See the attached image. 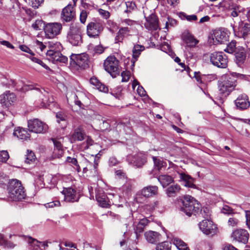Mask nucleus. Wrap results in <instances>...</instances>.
I'll list each match as a JSON object with an SVG mask.
<instances>
[{
    "mask_svg": "<svg viewBox=\"0 0 250 250\" xmlns=\"http://www.w3.org/2000/svg\"><path fill=\"white\" fill-rule=\"evenodd\" d=\"M242 76V74L236 72H230L227 74L224 80L219 83L218 87L220 93L225 96L229 95L236 85V78Z\"/></svg>",
    "mask_w": 250,
    "mask_h": 250,
    "instance_id": "obj_1",
    "label": "nucleus"
},
{
    "mask_svg": "<svg viewBox=\"0 0 250 250\" xmlns=\"http://www.w3.org/2000/svg\"><path fill=\"white\" fill-rule=\"evenodd\" d=\"M201 208L200 204L193 197L186 195L184 197L181 209L188 216L198 214Z\"/></svg>",
    "mask_w": 250,
    "mask_h": 250,
    "instance_id": "obj_2",
    "label": "nucleus"
},
{
    "mask_svg": "<svg viewBox=\"0 0 250 250\" xmlns=\"http://www.w3.org/2000/svg\"><path fill=\"white\" fill-rule=\"evenodd\" d=\"M8 197L12 201H19L24 199L25 194L21 183L17 180L10 182L8 187Z\"/></svg>",
    "mask_w": 250,
    "mask_h": 250,
    "instance_id": "obj_3",
    "label": "nucleus"
},
{
    "mask_svg": "<svg viewBox=\"0 0 250 250\" xmlns=\"http://www.w3.org/2000/svg\"><path fill=\"white\" fill-rule=\"evenodd\" d=\"M82 27L79 23L71 24L67 33V39L74 46L80 45L82 43Z\"/></svg>",
    "mask_w": 250,
    "mask_h": 250,
    "instance_id": "obj_4",
    "label": "nucleus"
},
{
    "mask_svg": "<svg viewBox=\"0 0 250 250\" xmlns=\"http://www.w3.org/2000/svg\"><path fill=\"white\" fill-rule=\"evenodd\" d=\"M62 28V24L60 22L47 23L43 29L45 37L48 39H53L61 34Z\"/></svg>",
    "mask_w": 250,
    "mask_h": 250,
    "instance_id": "obj_5",
    "label": "nucleus"
},
{
    "mask_svg": "<svg viewBox=\"0 0 250 250\" xmlns=\"http://www.w3.org/2000/svg\"><path fill=\"white\" fill-rule=\"evenodd\" d=\"M104 66L105 71L112 77H115L120 73L119 61L114 56L108 57L104 61Z\"/></svg>",
    "mask_w": 250,
    "mask_h": 250,
    "instance_id": "obj_6",
    "label": "nucleus"
},
{
    "mask_svg": "<svg viewBox=\"0 0 250 250\" xmlns=\"http://www.w3.org/2000/svg\"><path fill=\"white\" fill-rule=\"evenodd\" d=\"M198 226L201 231L206 235L212 236L217 232L216 225L209 219H206L200 222Z\"/></svg>",
    "mask_w": 250,
    "mask_h": 250,
    "instance_id": "obj_7",
    "label": "nucleus"
},
{
    "mask_svg": "<svg viewBox=\"0 0 250 250\" xmlns=\"http://www.w3.org/2000/svg\"><path fill=\"white\" fill-rule=\"evenodd\" d=\"M210 61L214 65L222 68H226L228 62L227 56L222 52H215L210 54Z\"/></svg>",
    "mask_w": 250,
    "mask_h": 250,
    "instance_id": "obj_8",
    "label": "nucleus"
},
{
    "mask_svg": "<svg viewBox=\"0 0 250 250\" xmlns=\"http://www.w3.org/2000/svg\"><path fill=\"white\" fill-rule=\"evenodd\" d=\"M104 29V24L101 21L90 22L87 25V35L90 38H96L99 36Z\"/></svg>",
    "mask_w": 250,
    "mask_h": 250,
    "instance_id": "obj_9",
    "label": "nucleus"
},
{
    "mask_svg": "<svg viewBox=\"0 0 250 250\" xmlns=\"http://www.w3.org/2000/svg\"><path fill=\"white\" fill-rule=\"evenodd\" d=\"M229 34L225 29H220L213 31L211 37L209 38L210 43L213 44L224 43L228 41Z\"/></svg>",
    "mask_w": 250,
    "mask_h": 250,
    "instance_id": "obj_10",
    "label": "nucleus"
},
{
    "mask_svg": "<svg viewBox=\"0 0 250 250\" xmlns=\"http://www.w3.org/2000/svg\"><path fill=\"white\" fill-rule=\"evenodd\" d=\"M28 127L29 131L36 133H44L48 129L47 125L38 119L28 121Z\"/></svg>",
    "mask_w": 250,
    "mask_h": 250,
    "instance_id": "obj_11",
    "label": "nucleus"
},
{
    "mask_svg": "<svg viewBox=\"0 0 250 250\" xmlns=\"http://www.w3.org/2000/svg\"><path fill=\"white\" fill-rule=\"evenodd\" d=\"M182 38L184 43L186 44L185 50V55L187 57H192V53L189 52V54H187L188 51V48L195 47L199 41L188 32H184L182 34Z\"/></svg>",
    "mask_w": 250,
    "mask_h": 250,
    "instance_id": "obj_12",
    "label": "nucleus"
},
{
    "mask_svg": "<svg viewBox=\"0 0 250 250\" xmlns=\"http://www.w3.org/2000/svg\"><path fill=\"white\" fill-rule=\"evenodd\" d=\"M17 101V97L16 95L9 91H7L0 95V104L2 106L8 107L14 104Z\"/></svg>",
    "mask_w": 250,
    "mask_h": 250,
    "instance_id": "obj_13",
    "label": "nucleus"
},
{
    "mask_svg": "<svg viewBox=\"0 0 250 250\" xmlns=\"http://www.w3.org/2000/svg\"><path fill=\"white\" fill-rule=\"evenodd\" d=\"M46 56L48 60L53 63H65L67 62V58L62 55L61 53V51H58L56 52L47 51Z\"/></svg>",
    "mask_w": 250,
    "mask_h": 250,
    "instance_id": "obj_14",
    "label": "nucleus"
},
{
    "mask_svg": "<svg viewBox=\"0 0 250 250\" xmlns=\"http://www.w3.org/2000/svg\"><path fill=\"white\" fill-rule=\"evenodd\" d=\"M62 193L64 195V200L67 202H78L79 196L76 190L72 187L64 188Z\"/></svg>",
    "mask_w": 250,
    "mask_h": 250,
    "instance_id": "obj_15",
    "label": "nucleus"
},
{
    "mask_svg": "<svg viewBox=\"0 0 250 250\" xmlns=\"http://www.w3.org/2000/svg\"><path fill=\"white\" fill-rule=\"evenodd\" d=\"M249 234L247 231L244 229H238L231 234V238L235 241L244 244L246 243L249 239Z\"/></svg>",
    "mask_w": 250,
    "mask_h": 250,
    "instance_id": "obj_16",
    "label": "nucleus"
},
{
    "mask_svg": "<svg viewBox=\"0 0 250 250\" xmlns=\"http://www.w3.org/2000/svg\"><path fill=\"white\" fill-rule=\"evenodd\" d=\"M75 16V12L73 6L70 4H68L62 10L61 13V19L63 21L69 22L72 21Z\"/></svg>",
    "mask_w": 250,
    "mask_h": 250,
    "instance_id": "obj_17",
    "label": "nucleus"
},
{
    "mask_svg": "<svg viewBox=\"0 0 250 250\" xmlns=\"http://www.w3.org/2000/svg\"><path fill=\"white\" fill-rule=\"evenodd\" d=\"M146 21L145 27L148 30L154 31L159 28L158 19L155 14H151L146 17Z\"/></svg>",
    "mask_w": 250,
    "mask_h": 250,
    "instance_id": "obj_18",
    "label": "nucleus"
},
{
    "mask_svg": "<svg viewBox=\"0 0 250 250\" xmlns=\"http://www.w3.org/2000/svg\"><path fill=\"white\" fill-rule=\"evenodd\" d=\"M70 59L80 67L84 68L88 65V56L86 54L72 55Z\"/></svg>",
    "mask_w": 250,
    "mask_h": 250,
    "instance_id": "obj_19",
    "label": "nucleus"
},
{
    "mask_svg": "<svg viewBox=\"0 0 250 250\" xmlns=\"http://www.w3.org/2000/svg\"><path fill=\"white\" fill-rule=\"evenodd\" d=\"M235 105L238 109L244 110L250 106V102L248 96L245 94L239 95L235 101Z\"/></svg>",
    "mask_w": 250,
    "mask_h": 250,
    "instance_id": "obj_20",
    "label": "nucleus"
},
{
    "mask_svg": "<svg viewBox=\"0 0 250 250\" xmlns=\"http://www.w3.org/2000/svg\"><path fill=\"white\" fill-rule=\"evenodd\" d=\"M146 162V155L143 153H138L134 155L132 158V162L137 167H141Z\"/></svg>",
    "mask_w": 250,
    "mask_h": 250,
    "instance_id": "obj_21",
    "label": "nucleus"
},
{
    "mask_svg": "<svg viewBox=\"0 0 250 250\" xmlns=\"http://www.w3.org/2000/svg\"><path fill=\"white\" fill-rule=\"evenodd\" d=\"M102 155V151L101 150L99 151V152L95 155L94 165L92 166V164L88 162V164L86 167H83V172H86L88 170L93 171L94 173L97 172V168L99 164V160L100 159V156Z\"/></svg>",
    "mask_w": 250,
    "mask_h": 250,
    "instance_id": "obj_22",
    "label": "nucleus"
},
{
    "mask_svg": "<svg viewBox=\"0 0 250 250\" xmlns=\"http://www.w3.org/2000/svg\"><path fill=\"white\" fill-rule=\"evenodd\" d=\"M158 193V187L155 186H149L144 188L141 190V194L145 197H150L156 195Z\"/></svg>",
    "mask_w": 250,
    "mask_h": 250,
    "instance_id": "obj_23",
    "label": "nucleus"
},
{
    "mask_svg": "<svg viewBox=\"0 0 250 250\" xmlns=\"http://www.w3.org/2000/svg\"><path fill=\"white\" fill-rule=\"evenodd\" d=\"M176 175L171 176L167 174L160 175L158 177V180L163 188H166L174 181V179Z\"/></svg>",
    "mask_w": 250,
    "mask_h": 250,
    "instance_id": "obj_24",
    "label": "nucleus"
},
{
    "mask_svg": "<svg viewBox=\"0 0 250 250\" xmlns=\"http://www.w3.org/2000/svg\"><path fill=\"white\" fill-rule=\"evenodd\" d=\"M177 174L180 176V181H183L184 186L188 188H194L195 185L193 184V179L190 176L187 175L184 173H180L177 172Z\"/></svg>",
    "mask_w": 250,
    "mask_h": 250,
    "instance_id": "obj_25",
    "label": "nucleus"
},
{
    "mask_svg": "<svg viewBox=\"0 0 250 250\" xmlns=\"http://www.w3.org/2000/svg\"><path fill=\"white\" fill-rule=\"evenodd\" d=\"M86 137L84 130L81 126L75 128L71 135V139L74 141H82Z\"/></svg>",
    "mask_w": 250,
    "mask_h": 250,
    "instance_id": "obj_26",
    "label": "nucleus"
},
{
    "mask_svg": "<svg viewBox=\"0 0 250 250\" xmlns=\"http://www.w3.org/2000/svg\"><path fill=\"white\" fill-rule=\"evenodd\" d=\"M130 28L127 27H123L119 29L115 37L116 42H122L124 38L129 35Z\"/></svg>",
    "mask_w": 250,
    "mask_h": 250,
    "instance_id": "obj_27",
    "label": "nucleus"
},
{
    "mask_svg": "<svg viewBox=\"0 0 250 250\" xmlns=\"http://www.w3.org/2000/svg\"><path fill=\"white\" fill-rule=\"evenodd\" d=\"M146 240L150 243H155L160 240V235L156 231H149L145 234Z\"/></svg>",
    "mask_w": 250,
    "mask_h": 250,
    "instance_id": "obj_28",
    "label": "nucleus"
},
{
    "mask_svg": "<svg viewBox=\"0 0 250 250\" xmlns=\"http://www.w3.org/2000/svg\"><path fill=\"white\" fill-rule=\"evenodd\" d=\"M13 135L22 140H26L30 138V134L25 129L20 127H19L14 131Z\"/></svg>",
    "mask_w": 250,
    "mask_h": 250,
    "instance_id": "obj_29",
    "label": "nucleus"
},
{
    "mask_svg": "<svg viewBox=\"0 0 250 250\" xmlns=\"http://www.w3.org/2000/svg\"><path fill=\"white\" fill-rule=\"evenodd\" d=\"M238 30L242 34V37L244 38L250 32V24L241 21L239 22Z\"/></svg>",
    "mask_w": 250,
    "mask_h": 250,
    "instance_id": "obj_30",
    "label": "nucleus"
},
{
    "mask_svg": "<svg viewBox=\"0 0 250 250\" xmlns=\"http://www.w3.org/2000/svg\"><path fill=\"white\" fill-rule=\"evenodd\" d=\"M144 49L145 47L143 45L139 44L134 45L132 50L133 60L132 62H133V65H134L135 61L141 54V52L144 50Z\"/></svg>",
    "mask_w": 250,
    "mask_h": 250,
    "instance_id": "obj_31",
    "label": "nucleus"
},
{
    "mask_svg": "<svg viewBox=\"0 0 250 250\" xmlns=\"http://www.w3.org/2000/svg\"><path fill=\"white\" fill-rule=\"evenodd\" d=\"M47 47L49 50L47 51H52L56 52L58 51H61L62 49V46L60 42L56 41H49L46 42Z\"/></svg>",
    "mask_w": 250,
    "mask_h": 250,
    "instance_id": "obj_32",
    "label": "nucleus"
},
{
    "mask_svg": "<svg viewBox=\"0 0 250 250\" xmlns=\"http://www.w3.org/2000/svg\"><path fill=\"white\" fill-rule=\"evenodd\" d=\"M180 186L177 184L169 186L166 190L167 194L168 197L175 196L176 194L180 192Z\"/></svg>",
    "mask_w": 250,
    "mask_h": 250,
    "instance_id": "obj_33",
    "label": "nucleus"
},
{
    "mask_svg": "<svg viewBox=\"0 0 250 250\" xmlns=\"http://www.w3.org/2000/svg\"><path fill=\"white\" fill-rule=\"evenodd\" d=\"M90 83L91 84L95 85L100 91L104 92H107L108 91L107 87L100 82L96 78H91L90 80Z\"/></svg>",
    "mask_w": 250,
    "mask_h": 250,
    "instance_id": "obj_34",
    "label": "nucleus"
},
{
    "mask_svg": "<svg viewBox=\"0 0 250 250\" xmlns=\"http://www.w3.org/2000/svg\"><path fill=\"white\" fill-rule=\"evenodd\" d=\"M14 88L18 90H21L22 91H27L34 89V86L32 85H24L23 82L21 81H18L15 82V85L14 86Z\"/></svg>",
    "mask_w": 250,
    "mask_h": 250,
    "instance_id": "obj_35",
    "label": "nucleus"
},
{
    "mask_svg": "<svg viewBox=\"0 0 250 250\" xmlns=\"http://www.w3.org/2000/svg\"><path fill=\"white\" fill-rule=\"evenodd\" d=\"M172 241L179 250H189L187 244L179 238L174 237Z\"/></svg>",
    "mask_w": 250,
    "mask_h": 250,
    "instance_id": "obj_36",
    "label": "nucleus"
},
{
    "mask_svg": "<svg viewBox=\"0 0 250 250\" xmlns=\"http://www.w3.org/2000/svg\"><path fill=\"white\" fill-rule=\"evenodd\" d=\"M172 241L179 250H189L187 244L179 238L174 237Z\"/></svg>",
    "mask_w": 250,
    "mask_h": 250,
    "instance_id": "obj_37",
    "label": "nucleus"
},
{
    "mask_svg": "<svg viewBox=\"0 0 250 250\" xmlns=\"http://www.w3.org/2000/svg\"><path fill=\"white\" fill-rule=\"evenodd\" d=\"M236 62L238 65L242 64L246 59V53L244 49L237 52L235 54Z\"/></svg>",
    "mask_w": 250,
    "mask_h": 250,
    "instance_id": "obj_38",
    "label": "nucleus"
},
{
    "mask_svg": "<svg viewBox=\"0 0 250 250\" xmlns=\"http://www.w3.org/2000/svg\"><path fill=\"white\" fill-rule=\"evenodd\" d=\"M96 198L97 202L101 207H107L108 205L107 197L104 193H98L96 194Z\"/></svg>",
    "mask_w": 250,
    "mask_h": 250,
    "instance_id": "obj_39",
    "label": "nucleus"
},
{
    "mask_svg": "<svg viewBox=\"0 0 250 250\" xmlns=\"http://www.w3.org/2000/svg\"><path fill=\"white\" fill-rule=\"evenodd\" d=\"M132 181L130 179H127L125 183L122 186L121 189L124 193L127 194L132 190Z\"/></svg>",
    "mask_w": 250,
    "mask_h": 250,
    "instance_id": "obj_40",
    "label": "nucleus"
},
{
    "mask_svg": "<svg viewBox=\"0 0 250 250\" xmlns=\"http://www.w3.org/2000/svg\"><path fill=\"white\" fill-rule=\"evenodd\" d=\"M152 159L154 162L155 167L157 170H160L163 167L166 166V163L163 160L160 159H157L156 157L154 156L152 157Z\"/></svg>",
    "mask_w": 250,
    "mask_h": 250,
    "instance_id": "obj_41",
    "label": "nucleus"
},
{
    "mask_svg": "<svg viewBox=\"0 0 250 250\" xmlns=\"http://www.w3.org/2000/svg\"><path fill=\"white\" fill-rule=\"evenodd\" d=\"M36 156L34 152L29 150H27V154L25 155V162L27 164H30L35 161Z\"/></svg>",
    "mask_w": 250,
    "mask_h": 250,
    "instance_id": "obj_42",
    "label": "nucleus"
},
{
    "mask_svg": "<svg viewBox=\"0 0 250 250\" xmlns=\"http://www.w3.org/2000/svg\"><path fill=\"white\" fill-rule=\"evenodd\" d=\"M66 162L71 164V165L75 166L78 172L81 171V167L78 164L77 160L76 158L67 157Z\"/></svg>",
    "mask_w": 250,
    "mask_h": 250,
    "instance_id": "obj_43",
    "label": "nucleus"
},
{
    "mask_svg": "<svg viewBox=\"0 0 250 250\" xmlns=\"http://www.w3.org/2000/svg\"><path fill=\"white\" fill-rule=\"evenodd\" d=\"M197 214L203 218H205V219H208L210 215V212L209 209L207 208H203L202 209L201 208Z\"/></svg>",
    "mask_w": 250,
    "mask_h": 250,
    "instance_id": "obj_44",
    "label": "nucleus"
},
{
    "mask_svg": "<svg viewBox=\"0 0 250 250\" xmlns=\"http://www.w3.org/2000/svg\"><path fill=\"white\" fill-rule=\"evenodd\" d=\"M148 223V220L146 219H143L140 221L136 227V231L141 232L143 231L144 228Z\"/></svg>",
    "mask_w": 250,
    "mask_h": 250,
    "instance_id": "obj_45",
    "label": "nucleus"
},
{
    "mask_svg": "<svg viewBox=\"0 0 250 250\" xmlns=\"http://www.w3.org/2000/svg\"><path fill=\"white\" fill-rule=\"evenodd\" d=\"M34 54L33 53V54H31L29 56H28L27 57H28L33 62H35L37 63L40 64L44 68L46 69L48 68V67L44 63H43L41 60H40L37 57H34Z\"/></svg>",
    "mask_w": 250,
    "mask_h": 250,
    "instance_id": "obj_46",
    "label": "nucleus"
},
{
    "mask_svg": "<svg viewBox=\"0 0 250 250\" xmlns=\"http://www.w3.org/2000/svg\"><path fill=\"white\" fill-rule=\"evenodd\" d=\"M156 250H171V245L167 242L159 244L156 248Z\"/></svg>",
    "mask_w": 250,
    "mask_h": 250,
    "instance_id": "obj_47",
    "label": "nucleus"
},
{
    "mask_svg": "<svg viewBox=\"0 0 250 250\" xmlns=\"http://www.w3.org/2000/svg\"><path fill=\"white\" fill-rule=\"evenodd\" d=\"M93 141L90 137L87 136L86 137V141L83 142L82 144V149H83V150L87 149L89 148L90 146H93Z\"/></svg>",
    "mask_w": 250,
    "mask_h": 250,
    "instance_id": "obj_48",
    "label": "nucleus"
},
{
    "mask_svg": "<svg viewBox=\"0 0 250 250\" xmlns=\"http://www.w3.org/2000/svg\"><path fill=\"white\" fill-rule=\"evenodd\" d=\"M29 243L30 244L31 249H33L34 250H38L40 247V244L41 242L38 241L36 239H32L30 238L29 239Z\"/></svg>",
    "mask_w": 250,
    "mask_h": 250,
    "instance_id": "obj_49",
    "label": "nucleus"
},
{
    "mask_svg": "<svg viewBox=\"0 0 250 250\" xmlns=\"http://www.w3.org/2000/svg\"><path fill=\"white\" fill-rule=\"evenodd\" d=\"M125 5L126 6V10L125 11V12L126 13L130 12L131 11L135 10L136 8V5L135 2L132 1H127L125 2Z\"/></svg>",
    "mask_w": 250,
    "mask_h": 250,
    "instance_id": "obj_50",
    "label": "nucleus"
},
{
    "mask_svg": "<svg viewBox=\"0 0 250 250\" xmlns=\"http://www.w3.org/2000/svg\"><path fill=\"white\" fill-rule=\"evenodd\" d=\"M57 118V121L60 123L61 121L64 122V125H66V116L62 112H58L56 115Z\"/></svg>",
    "mask_w": 250,
    "mask_h": 250,
    "instance_id": "obj_51",
    "label": "nucleus"
},
{
    "mask_svg": "<svg viewBox=\"0 0 250 250\" xmlns=\"http://www.w3.org/2000/svg\"><path fill=\"white\" fill-rule=\"evenodd\" d=\"M9 154L7 151H0V161L2 162H6L9 159Z\"/></svg>",
    "mask_w": 250,
    "mask_h": 250,
    "instance_id": "obj_52",
    "label": "nucleus"
},
{
    "mask_svg": "<svg viewBox=\"0 0 250 250\" xmlns=\"http://www.w3.org/2000/svg\"><path fill=\"white\" fill-rule=\"evenodd\" d=\"M42 25V20H38L32 23V27L36 30H39L41 29Z\"/></svg>",
    "mask_w": 250,
    "mask_h": 250,
    "instance_id": "obj_53",
    "label": "nucleus"
},
{
    "mask_svg": "<svg viewBox=\"0 0 250 250\" xmlns=\"http://www.w3.org/2000/svg\"><path fill=\"white\" fill-rule=\"evenodd\" d=\"M239 223V220L234 217H230L228 220V225L231 227H236Z\"/></svg>",
    "mask_w": 250,
    "mask_h": 250,
    "instance_id": "obj_54",
    "label": "nucleus"
},
{
    "mask_svg": "<svg viewBox=\"0 0 250 250\" xmlns=\"http://www.w3.org/2000/svg\"><path fill=\"white\" fill-rule=\"evenodd\" d=\"M221 211L222 213L227 214H230L233 213V209L227 205L223 206L221 209Z\"/></svg>",
    "mask_w": 250,
    "mask_h": 250,
    "instance_id": "obj_55",
    "label": "nucleus"
},
{
    "mask_svg": "<svg viewBox=\"0 0 250 250\" xmlns=\"http://www.w3.org/2000/svg\"><path fill=\"white\" fill-rule=\"evenodd\" d=\"M63 150L61 149H54L53 152V157L55 158H60L62 156Z\"/></svg>",
    "mask_w": 250,
    "mask_h": 250,
    "instance_id": "obj_56",
    "label": "nucleus"
},
{
    "mask_svg": "<svg viewBox=\"0 0 250 250\" xmlns=\"http://www.w3.org/2000/svg\"><path fill=\"white\" fill-rule=\"evenodd\" d=\"M122 23L123 24L132 26L137 24V22L130 19H125L122 21Z\"/></svg>",
    "mask_w": 250,
    "mask_h": 250,
    "instance_id": "obj_57",
    "label": "nucleus"
},
{
    "mask_svg": "<svg viewBox=\"0 0 250 250\" xmlns=\"http://www.w3.org/2000/svg\"><path fill=\"white\" fill-rule=\"evenodd\" d=\"M87 17V13L86 11L82 10L80 16V20L82 23H84Z\"/></svg>",
    "mask_w": 250,
    "mask_h": 250,
    "instance_id": "obj_58",
    "label": "nucleus"
},
{
    "mask_svg": "<svg viewBox=\"0 0 250 250\" xmlns=\"http://www.w3.org/2000/svg\"><path fill=\"white\" fill-rule=\"evenodd\" d=\"M61 205L60 202L58 200L54 201L48 203L45 205L46 208H53L54 207H59Z\"/></svg>",
    "mask_w": 250,
    "mask_h": 250,
    "instance_id": "obj_59",
    "label": "nucleus"
},
{
    "mask_svg": "<svg viewBox=\"0 0 250 250\" xmlns=\"http://www.w3.org/2000/svg\"><path fill=\"white\" fill-rule=\"evenodd\" d=\"M160 49L162 51L166 53H167L168 52L170 51V47L167 43L164 42L161 45Z\"/></svg>",
    "mask_w": 250,
    "mask_h": 250,
    "instance_id": "obj_60",
    "label": "nucleus"
},
{
    "mask_svg": "<svg viewBox=\"0 0 250 250\" xmlns=\"http://www.w3.org/2000/svg\"><path fill=\"white\" fill-rule=\"evenodd\" d=\"M99 14L104 19H107L110 17V13L102 9L99 10Z\"/></svg>",
    "mask_w": 250,
    "mask_h": 250,
    "instance_id": "obj_61",
    "label": "nucleus"
},
{
    "mask_svg": "<svg viewBox=\"0 0 250 250\" xmlns=\"http://www.w3.org/2000/svg\"><path fill=\"white\" fill-rule=\"evenodd\" d=\"M15 81L14 80L10 79L6 80V82H2V83L6 85L9 88H13L15 85Z\"/></svg>",
    "mask_w": 250,
    "mask_h": 250,
    "instance_id": "obj_62",
    "label": "nucleus"
},
{
    "mask_svg": "<svg viewBox=\"0 0 250 250\" xmlns=\"http://www.w3.org/2000/svg\"><path fill=\"white\" fill-rule=\"evenodd\" d=\"M119 162L117 158L114 156L110 157L108 161L109 165L110 166H115L117 165Z\"/></svg>",
    "mask_w": 250,
    "mask_h": 250,
    "instance_id": "obj_63",
    "label": "nucleus"
},
{
    "mask_svg": "<svg viewBox=\"0 0 250 250\" xmlns=\"http://www.w3.org/2000/svg\"><path fill=\"white\" fill-rule=\"evenodd\" d=\"M20 49L23 52L28 53L29 55L33 54V51L27 46L24 45H21L19 46Z\"/></svg>",
    "mask_w": 250,
    "mask_h": 250,
    "instance_id": "obj_64",
    "label": "nucleus"
}]
</instances>
